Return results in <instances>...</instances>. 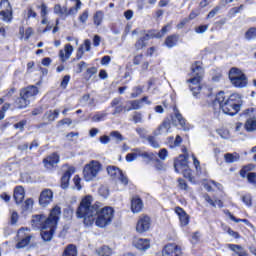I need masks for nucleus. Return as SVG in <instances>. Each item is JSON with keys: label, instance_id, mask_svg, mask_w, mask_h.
Returning <instances> with one entry per match:
<instances>
[{"label": "nucleus", "instance_id": "2f4dec72", "mask_svg": "<svg viewBox=\"0 0 256 256\" xmlns=\"http://www.w3.org/2000/svg\"><path fill=\"white\" fill-rule=\"evenodd\" d=\"M37 9H40V16L42 18L41 25H47V15H49L47 4L42 2L40 6H37Z\"/></svg>", "mask_w": 256, "mask_h": 256}, {"label": "nucleus", "instance_id": "393cba45", "mask_svg": "<svg viewBox=\"0 0 256 256\" xmlns=\"http://www.w3.org/2000/svg\"><path fill=\"white\" fill-rule=\"evenodd\" d=\"M179 39H181L179 34H170L165 38L164 45L168 49H173V47H177V45H179Z\"/></svg>", "mask_w": 256, "mask_h": 256}, {"label": "nucleus", "instance_id": "de8ad7c7", "mask_svg": "<svg viewBox=\"0 0 256 256\" xmlns=\"http://www.w3.org/2000/svg\"><path fill=\"white\" fill-rule=\"evenodd\" d=\"M213 186L217 187V183L215 182V180H204L203 187L204 189H206V191H208V193H211V191H213Z\"/></svg>", "mask_w": 256, "mask_h": 256}, {"label": "nucleus", "instance_id": "4be33fe9", "mask_svg": "<svg viewBox=\"0 0 256 256\" xmlns=\"http://www.w3.org/2000/svg\"><path fill=\"white\" fill-rule=\"evenodd\" d=\"M133 247L138 249V251H147L151 247V240L147 238H138L133 240L132 242Z\"/></svg>", "mask_w": 256, "mask_h": 256}, {"label": "nucleus", "instance_id": "a878e982", "mask_svg": "<svg viewBox=\"0 0 256 256\" xmlns=\"http://www.w3.org/2000/svg\"><path fill=\"white\" fill-rule=\"evenodd\" d=\"M183 143V137L181 135H176V137L169 136L166 139V145L169 149H177Z\"/></svg>", "mask_w": 256, "mask_h": 256}, {"label": "nucleus", "instance_id": "864d4df0", "mask_svg": "<svg viewBox=\"0 0 256 256\" xmlns=\"http://www.w3.org/2000/svg\"><path fill=\"white\" fill-rule=\"evenodd\" d=\"M255 113H256L255 108H248L243 111L244 117H248L249 119H255Z\"/></svg>", "mask_w": 256, "mask_h": 256}, {"label": "nucleus", "instance_id": "c85d7f7f", "mask_svg": "<svg viewBox=\"0 0 256 256\" xmlns=\"http://www.w3.org/2000/svg\"><path fill=\"white\" fill-rule=\"evenodd\" d=\"M131 211L132 213H141L143 211V200L139 197H134L131 200Z\"/></svg>", "mask_w": 256, "mask_h": 256}, {"label": "nucleus", "instance_id": "4c0bfd02", "mask_svg": "<svg viewBox=\"0 0 256 256\" xmlns=\"http://www.w3.org/2000/svg\"><path fill=\"white\" fill-rule=\"evenodd\" d=\"M97 71H98V69L95 66L87 68L83 74L85 81H90L91 77H93V75H97Z\"/></svg>", "mask_w": 256, "mask_h": 256}, {"label": "nucleus", "instance_id": "c9c22d12", "mask_svg": "<svg viewBox=\"0 0 256 256\" xmlns=\"http://www.w3.org/2000/svg\"><path fill=\"white\" fill-rule=\"evenodd\" d=\"M244 129L248 133L256 131V119L255 118H248L244 124Z\"/></svg>", "mask_w": 256, "mask_h": 256}, {"label": "nucleus", "instance_id": "49530a36", "mask_svg": "<svg viewBox=\"0 0 256 256\" xmlns=\"http://www.w3.org/2000/svg\"><path fill=\"white\" fill-rule=\"evenodd\" d=\"M227 216L229 217V219H231V221H234V223H245V225H251V222L247 219H241V218H237L235 217V215H233L231 212L228 211Z\"/></svg>", "mask_w": 256, "mask_h": 256}, {"label": "nucleus", "instance_id": "423d86ee", "mask_svg": "<svg viewBox=\"0 0 256 256\" xmlns=\"http://www.w3.org/2000/svg\"><path fill=\"white\" fill-rule=\"evenodd\" d=\"M114 217L115 209L111 206H105L97 210V213L94 216V223L96 227L105 229V227H109V225L113 223Z\"/></svg>", "mask_w": 256, "mask_h": 256}, {"label": "nucleus", "instance_id": "c756f323", "mask_svg": "<svg viewBox=\"0 0 256 256\" xmlns=\"http://www.w3.org/2000/svg\"><path fill=\"white\" fill-rule=\"evenodd\" d=\"M228 249L237 254V256H249V253L243 250V246L239 244H227Z\"/></svg>", "mask_w": 256, "mask_h": 256}, {"label": "nucleus", "instance_id": "5701e85b", "mask_svg": "<svg viewBox=\"0 0 256 256\" xmlns=\"http://www.w3.org/2000/svg\"><path fill=\"white\" fill-rule=\"evenodd\" d=\"M13 199L16 205H21L25 201V188L19 185L14 188Z\"/></svg>", "mask_w": 256, "mask_h": 256}, {"label": "nucleus", "instance_id": "dca6fc26", "mask_svg": "<svg viewBox=\"0 0 256 256\" xmlns=\"http://www.w3.org/2000/svg\"><path fill=\"white\" fill-rule=\"evenodd\" d=\"M162 256H183V249L176 243H168L162 248Z\"/></svg>", "mask_w": 256, "mask_h": 256}, {"label": "nucleus", "instance_id": "a211bd4d", "mask_svg": "<svg viewBox=\"0 0 256 256\" xmlns=\"http://www.w3.org/2000/svg\"><path fill=\"white\" fill-rule=\"evenodd\" d=\"M174 213L178 216L180 227H187L191 222V216L187 214L185 209L181 208L180 206H176L174 208Z\"/></svg>", "mask_w": 256, "mask_h": 256}, {"label": "nucleus", "instance_id": "c03bdc74", "mask_svg": "<svg viewBox=\"0 0 256 256\" xmlns=\"http://www.w3.org/2000/svg\"><path fill=\"white\" fill-rule=\"evenodd\" d=\"M246 41H253L256 39V27H250L244 34Z\"/></svg>", "mask_w": 256, "mask_h": 256}, {"label": "nucleus", "instance_id": "7c9ffc66", "mask_svg": "<svg viewBox=\"0 0 256 256\" xmlns=\"http://www.w3.org/2000/svg\"><path fill=\"white\" fill-rule=\"evenodd\" d=\"M83 47H85V50L83 49ZM85 51H91V40L86 39L84 40V45H81L78 50H77V54H76V59H81L83 57V55H85Z\"/></svg>", "mask_w": 256, "mask_h": 256}, {"label": "nucleus", "instance_id": "a19ab883", "mask_svg": "<svg viewBox=\"0 0 256 256\" xmlns=\"http://www.w3.org/2000/svg\"><path fill=\"white\" fill-rule=\"evenodd\" d=\"M145 86H135L132 88V93L130 94L131 99H137L140 95H143Z\"/></svg>", "mask_w": 256, "mask_h": 256}, {"label": "nucleus", "instance_id": "3c124183", "mask_svg": "<svg viewBox=\"0 0 256 256\" xmlns=\"http://www.w3.org/2000/svg\"><path fill=\"white\" fill-rule=\"evenodd\" d=\"M177 183H178L177 187L178 189H180V191H189V184H187V181H185V179L178 178Z\"/></svg>", "mask_w": 256, "mask_h": 256}, {"label": "nucleus", "instance_id": "bb28decb", "mask_svg": "<svg viewBox=\"0 0 256 256\" xmlns=\"http://www.w3.org/2000/svg\"><path fill=\"white\" fill-rule=\"evenodd\" d=\"M72 54H73V46L71 44H66L64 46V49L59 51V57L62 63H65V61H67Z\"/></svg>", "mask_w": 256, "mask_h": 256}, {"label": "nucleus", "instance_id": "f03ea898", "mask_svg": "<svg viewBox=\"0 0 256 256\" xmlns=\"http://www.w3.org/2000/svg\"><path fill=\"white\" fill-rule=\"evenodd\" d=\"M103 204L96 201L93 204V196L87 195L80 201L78 208L76 209L77 219H83V223L86 227H93L95 224V214L98 209H101Z\"/></svg>", "mask_w": 256, "mask_h": 256}, {"label": "nucleus", "instance_id": "0e129e2a", "mask_svg": "<svg viewBox=\"0 0 256 256\" xmlns=\"http://www.w3.org/2000/svg\"><path fill=\"white\" fill-rule=\"evenodd\" d=\"M73 183H74L77 191H81V189H83V186H81V177H79V175L74 176Z\"/></svg>", "mask_w": 256, "mask_h": 256}, {"label": "nucleus", "instance_id": "cd10ccee", "mask_svg": "<svg viewBox=\"0 0 256 256\" xmlns=\"http://www.w3.org/2000/svg\"><path fill=\"white\" fill-rule=\"evenodd\" d=\"M151 39V36L149 34H145L144 36L140 37L134 44L136 51H143L145 47H147V41Z\"/></svg>", "mask_w": 256, "mask_h": 256}, {"label": "nucleus", "instance_id": "e433bc0d", "mask_svg": "<svg viewBox=\"0 0 256 256\" xmlns=\"http://www.w3.org/2000/svg\"><path fill=\"white\" fill-rule=\"evenodd\" d=\"M97 255L99 256H112L113 255V249L107 245H103L100 248L96 250Z\"/></svg>", "mask_w": 256, "mask_h": 256}, {"label": "nucleus", "instance_id": "774afa93", "mask_svg": "<svg viewBox=\"0 0 256 256\" xmlns=\"http://www.w3.org/2000/svg\"><path fill=\"white\" fill-rule=\"evenodd\" d=\"M247 181L251 183V185H256V172H249L247 174Z\"/></svg>", "mask_w": 256, "mask_h": 256}, {"label": "nucleus", "instance_id": "aec40b11", "mask_svg": "<svg viewBox=\"0 0 256 256\" xmlns=\"http://www.w3.org/2000/svg\"><path fill=\"white\" fill-rule=\"evenodd\" d=\"M53 201V191L51 189H44L39 196V205L47 207Z\"/></svg>", "mask_w": 256, "mask_h": 256}, {"label": "nucleus", "instance_id": "5fc2aeb1", "mask_svg": "<svg viewBox=\"0 0 256 256\" xmlns=\"http://www.w3.org/2000/svg\"><path fill=\"white\" fill-rule=\"evenodd\" d=\"M242 202L246 204L247 207H251L253 205V197L251 194H245L242 196Z\"/></svg>", "mask_w": 256, "mask_h": 256}, {"label": "nucleus", "instance_id": "58836bf2", "mask_svg": "<svg viewBox=\"0 0 256 256\" xmlns=\"http://www.w3.org/2000/svg\"><path fill=\"white\" fill-rule=\"evenodd\" d=\"M19 33L21 35V37L25 36L26 41L29 40L31 38V35H33V28L32 27H28L25 30V27L20 26L19 27Z\"/></svg>", "mask_w": 256, "mask_h": 256}, {"label": "nucleus", "instance_id": "603ef678", "mask_svg": "<svg viewBox=\"0 0 256 256\" xmlns=\"http://www.w3.org/2000/svg\"><path fill=\"white\" fill-rule=\"evenodd\" d=\"M251 164L245 165L243 166L240 171H239V175L240 177H242V179H245V177H247L249 171H251Z\"/></svg>", "mask_w": 256, "mask_h": 256}, {"label": "nucleus", "instance_id": "1a4fd4ad", "mask_svg": "<svg viewBox=\"0 0 256 256\" xmlns=\"http://www.w3.org/2000/svg\"><path fill=\"white\" fill-rule=\"evenodd\" d=\"M103 169V164L97 160H92L83 168V177L85 181H93L100 171Z\"/></svg>", "mask_w": 256, "mask_h": 256}, {"label": "nucleus", "instance_id": "f8f14e48", "mask_svg": "<svg viewBox=\"0 0 256 256\" xmlns=\"http://www.w3.org/2000/svg\"><path fill=\"white\" fill-rule=\"evenodd\" d=\"M60 220H61V217H58L56 218V221L48 224L45 229H40V236L43 241L49 242L53 239V236L55 235V231H57V225H59Z\"/></svg>", "mask_w": 256, "mask_h": 256}, {"label": "nucleus", "instance_id": "79ce46f5", "mask_svg": "<svg viewBox=\"0 0 256 256\" xmlns=\"http://www.w3.org/2000/svg\"><path fill=\"white\" fill-rule=\"evenodd\" d=\"M24 13L26 15V21H29V19H37V12L31 5L27 6L26 11Z\"/></svg>", "mask_w": 256, "mask_h": 256}, {"label": "nucleus", "instance_id": "ea45409f", "mask_svg": "<svg viewBox=\"0 0 256 256\" xmlns=\"http://www.w3.org/2000/svg\"><path fill=\"white\" fill-rule=\"evenodd\" d=\"M180 173H182L183 177H185V179H188L190 183H193V181H195V177H193V170L189 166L180 171Z\"/></svg>", "mask_w": 256, "mask_h": 256}, {"label": "nucleus", "instance_id": "a18cd8bd", "mask_svg": "<svg viewBox=\"0 0 256 256\" xmlns=\"http://www.w3.org/2000/svg\"><path fill=\"white\" fill-rule=\"evenodd\" d=\"M146 141H148L149 145L152 146L153 149H159V147H161L159 140H157V138L153 135L147 136Z\"/></svg>", "mask_w": 256, "mask_h": 256}, {"label": "nucleus", "instance_id": "bf43d9fd", "mask_svg": "<svg viewBox=\"0 0 256 256\" xmlns=\"http://www.w3.org/2000/svg\"><path fill=\"white\" fill-rule=\"evenodd\" d=\"M59 118V109H56L54 111H49V114L47 116L48 121H55V119Z\"/></svg>", "mask_w": 256, "mask_h": 256}, {"label": "nucleus", "instance_id": "20e7f679", "mask_svg": "<svg viewBox=\"0 0 256 256\" xmlns=\"http://www.w3.org/2000/svg\"><path fill=\"white\" fill-rule=\"evenodd\" d=\"M58 217H61V207L56 205L50 209L48 217H46L45 214L33 215L31 225L35 229H47V226L56 221Z\"/></svg>", "mask_w": 256, "mask_h": 256}, {"label": "nucleus", "instance_id": "4468645a", "mask_svg": "<svg viewBox=\"0 0 256 256\" xmlns=\"http://www.w3.org/2000/svg\"><path fill=\"white\" fill-rule=\"evenodd\" d=\"M106 171L112 179H119L122 185H129V178L125 176L123 170L117 166H107Z\"/></svg>", "mask_w": 256, "mask_h": 256}, {"label": "nucleus", "instance_id": "8fccbe9b", "mask_svg": "<svg viewBox=\"0 0 256 256\" xmlns=\"http://www.w3.org/2000/svg\"><path fill=\"white\" fill-rule=\"evenodd\" d=\"M139 157H142V159H148V161H154L157 159V154L153 152H142L138 154Z\"/></svg>", "mask_w": 256, "mask_h": 256}, {"label": "nucleus", "instance_id": "b1692460", "mask_svg": "<svg viewBox=\"0 0 256 256\" xmlns=\"http://www.w3.org/2000/svg\"><path fill=\"white\" fill-rule=\"evenodd\" d=\"M119 103H121V98H114L111 101L110 106L115 107L112 115H121V113H129V111L127 110V106L119 105Z\"/></svg>", "mask_w": 256, "mask_h": 256}, {"label": "nucleus", "instance_id": "9d476101", "mask_svg": "<svg viewBox=\"0 0 256 256\" xmlns=\"http://www.w3.org/2000/svg\"><path fill=\"white\" fill-rule=\"evenodd\" d=\"M17 243L15 245L16 249H25L31 243L33 239V234H31V229L27 227H21L18 229L16 237Z\"/></svg>", "mask_w": 256, "mask_h": 256}, {"label": "nucleus", "instance_id": "052dcab7", "mask_svg": "<svg viewBox=\"0 0 256 256\" xmlns=\"http://www.w3.org/2000/svg\"><path fill=\"white\" fill-rule=\"evenodd\" d=\"M105 117H107V114L97 112V113L92 117V121H94V123H99V121H103V120L105 119Z\"/></svg>", "mask_w": 256, "mask_h": 256}, {"label": "nucleus", "instance_id": "f3484780", "mask_svg": "<svg viewBox=\"0 0 256 256\" xmlns=\"http://www.w3.org/2000/svg\"><path fill=\"white\" fill-rule=\"evenodd\" d=\"M149 229H151V218L147 215L140 216L136 224L137 233H147Z\"/></svg>", "mask_w": 256, "mask_h": 256}, {"label": "nucleus", "instance_id": "f704fd0d", "mask_svg": "<svg viewBox=\"0 0 256 256\" xmlns=\"http://www.w3.org/2000/svg\"><path fill=\"white\" fill-rule=\"evenodd\" d=\"M126 105H130L127 106V111H137L139 109H141V107H143V105L141 104V102L139 101V99L137 100H129L126 102Z\"/></svg>", "mask_w": 256, "mask_h": 256}, {"label": "nucleus", "instance_id": "2eb2a0df", "mask_svg": "<svg viewBox=\"0 0 256 256\" xmlns=\"http://www.w3.org/2000/svg\"><path fill=\"white\" fill-rule=\"evenodd\" d=\"M0 17L2 21L6 23H11L13 21V8L11 7V3L9 0H2L0 2Z\"/></svg>", "mask_w": 256, "mask_h": 256}, {"label": "nucleus", "instance_id": "7ed1b4c3", "mask_svg": "<svg viewBox=\"0 0 256 256\" xmlns=\"http://www.w3.org/2000/svg\"><path fill=\"white\" fill-rule=\"evenodd\" d=\"M162 105L167 110L172 109L174 111V114H170L171 119H169V117L164 118L162 123L156 129V135L169 133V131H171V123H175L176 120L182 129H187V120L183 118V115L181 114V112H179V108H177V104H175L173 100H171V102H169V100H164L162 101Z\"/></svg>", "mask_w": 256, "mask_h": 256}, {"label": "nucleus", "instance_id": "39448f33", "mask_svg": "<svg viewBox=\"0 0 256 256\" xmlns=\"http://www.w3.org/2000/svg\"><path fill=\"white\" fill-rule=\"evenodd\" d=\"M39 95V87L28 85L20 90L19 97L15 100L18 109H27L31 105V101H35Z\"/></svg>", "mask_w": 256, "mask_h": 256}, {"label": "nucleus", "instance_id": "473e14b6", "mask_svg": "<svg viewBox=\"0 0 256 256\" xmlns=\"http://www.w3.org/2000/svg\"><path fill=\"white\" fill-rule=\"evenodd\" d=\"M105 17V12L103 10H98L93 15V23L96 27L101 26L103 23V19Z\"/></svg>", "mask_w": 256, "mask_h": 256}, {"label": "nucleus", "instance_id": "e2e57ef3", "mask_svg": "<svg viewBox=\"0 0 256 256\" xmlns=\"http://www.w3.org/2000/svg\"><path fill=\"white\" fill-rule=\"evenodd\" d=\"M69 81H71V75H65L60 83L61 89H67V85H69Z\"/></svg>", "mask_w": 256, "mask_h": 256}, {"label": "nucleus", "instance_id": "680f3d73", "mask_svg": "<svg viewBox=\"0 0 256 256\" xmlns=\"http://www.w3.org/2000/svg\"><path fill=\"white\" fill-rule=\"evenodd\" d=\"M78 19L80 23H87V19H89V10H84L82 14L79 15Z\"/></svg>", "mask_w": 256, "mask_h": 256}, {"label": "nucleus", "instance_id": "338daca9", "mask_svg": "<svg viewBox=\"0 0 256 256\" xmlns=\"http://www.w3.org/2000/svg\"><path fill=\"white\" fill-rule=\"evenodd\" d=\"M110 136L113 137L114 139H116V141H119V142L124 141V139H125L123 137V135L121 134V132H119V131H112L110 133Z\"/></svg>", "mask_w": 256, "mask_h": 256}, {"label": "nucleus", "instance_id": "09e8293b", "mask_svg": "<svg viewBox=\"0 0 256 256\" xmlns=\"http://www.w3.org/2000/svg\"><path fill=\"white\" fill-rule=\"evenodd\" d=\"M34 203L35 202L33 201V198H27L22 205V210L31 211V209H33Z\"/></svg>", "mask_w": 256, "mask_h": 256}, {"label": "nucleus", "instance_id": "412c9836", "mask_svg": "<svg viewBox=\"0 0 256 256\" xmlns=\"http://www.w3.org/2000/svg\"><path fill=\"white\" fill-rule=\"evenodd\" d=\"M75 173V167L70 166L62 175L60 180V187L61 189H68L69 188V181H71V177Z\"/></svg>", "mask_w": 256, "mask_h": 256}, {"label": "nucleus", "instance_id": "4d7b16f0", "mask_svg": "<svg viewBox=\"0 0 256 256\" xmlns=\"http://www.w3.org/2000/svg\"><path fill=\"white\" fill-rule=\"evenodd\" d=\"M242 9H245V5L241 4L238 7H233L229 10V15L231 17H235V15H237V13H240L242 11Z\"/></svg>", "mask_w": 256, "mask_h": 256}, {"label": "nucleus", "instance_id": "6ab92c4d", "mask_svg": "<svg viewBox=\"0 0 256 256\" xmlns=\"http://www.w3.org/2000/svg\"><path fill=\"white\" fill-rule=\"evenodd\" d=\"M132 63L140 67L141 71H149L150 62L145 58L144 53L136 54L132 59Z\"/></svg>", "mask_w": 256, "mask_h": 256}, {"label": "nucleus", "instance_id": "ddd939ff", "mask_svg": "<svg viewBox=\"0 0 256 256\" xmlns=\"http://www.w3.org/2000/svg\"><path fill=\"white\" fill-rule=\"evenodd\" d=\"M61 162V156L58 152H53L50 155L43 158L42 163L45 169L48 171H53V169H57L59 167V163Z\"/></svg>", "mask_w": 256, "mask_h": 256}, {"label": "nucleus", "instance_id": "6e6d98bb", "mask_svg": "<svg viewBox=\"0 0 256 256\" xmlns=\"http://www.w3.org/2000/svg\"><path fill=\"white\" fill-rule=\"evenodd\" d=\"M225 23H227V18H222L221 20L216 21L214 23L215 31H221V29H223V26L225 25Z\"/></svg>", "mask_w": 256, "mask_h": 256}, {"label": "nucleus", "instance_id": "6e6552de", "mask_svg": "<svg viewBox=\"0 0 256 256\" xmlns=\"http://www.w3.org/2000/svg\"><path fill=\"white\" fill-rule=\"evenodd\" d=\"M228 79L232 86L236 89H245L249 85L247 74L240 68L232 67L228 71Z\"/></svg>", "mask_w": 256, "mask_h": 256}, {"label": "nucleus", "instance_id": "37998d69", "mask_svg": "<svg viewBox=\"0 0 256 256\" xmlns=\"http://www.w3.org/2000/svg\"><path fill=\"white\" fill-rule=\"evenodd\" d=\"M171 27V23L164 25L161 30L155 35L156 39H161L162 37H165V35H167V33L171 31Z\"/></svg>", "mask_w": 256, "mask_h": 256}, {"label": "nucleus", "instance_id": "69168bd1", "mask_svg": "<svg viewBox=\"0 0 256 256\" xmlns=\"http://www.w3.org/2000/svg\"><path fill=\"white\" fill-rule=\"evenodd\" d=\"M25 125H27V119H23L19 121L18 123L14 124V129H20V131H24Z\"/></svg>", "mask_w": 256, "mask_h": 256}, {"label": "nucleus", "instance_id": "72a5a7b5", "mask_svg": "<svg viewBox=\"0 0 256 256\" xmlns=\"http://www.w3.org/2000/svg\"><path fill=\"white\" fill-rule=\"evenodd\" d=\"M241 159V155L239 153L234 152V153H226L224 155V161L225 163H237Z\"/></svg>", "mask_w": 256, "mask_h": 256}, {"label": "nucleus", "instance_id": "f257e3e1", "mask_svg": "<svg viewBox=\"0 0 256 256\" xmlns=\"http://www.w3.org/2000/svg\"><path fill=\"white\" fill-rule=\"evenodd\" d=\"M211 107L214 113L222 111L224 115L235 117L243 107V97L237 92L227 95L225 91H220L212 101Z\"/></svg>", "mask_w": 256, "mask_h": 256}, {"label": "nucleus", "instance_id": "0eeeda50", "mask_svg": "<svg viewBox=\"0 0 256 256\" xmlns=\"http://www.w3.org/2000/svg\"><path fill=\"white\" fill-rule=\"evenodd\" d=\"M203 63L201 61H195L192 64L191 71L193 78L188 79V83H191L190 90L192 91L194 97H197L201 93V81L203 79Z\"/></svg>", "mask_w": 256, "mask_h": 256}, {"label": "nucleus", "instance_id": "13d9d810", "mask_svg": "<svg viewBox=\"0 0 256 256\" xmlns=\"http://www.w3.org/2000/svg\"><path fill=\"white\" fill-rule=\"evenodd\" d=\"M11 107V104L9 103H5L1 109H0V121H3V119H5V112L9 111Z\"/></svg>", "mask_w": 256, "mask_h": 256}, {"label": "nucleus", "instance_id": "9b49d317", "mask_svg": "<svg viewBox=\"0 0 256 256\" xmlns=\"http://www.w3.org/2000/svg\"><path fill=\"white\" fill-rule=\"evenodd\" d=\"M181 151L183 154H180L177 159L174 160V169L176 173H181L183 169L189 167V151L187 150V146L182 145Z\"/></svg>", "mask_w": 256, "mask_h": 256}]
</instances>
